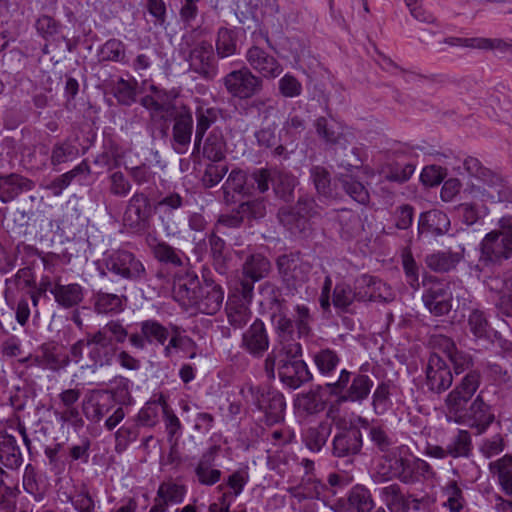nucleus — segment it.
I'll return each mask as SVG.
<instances>
[{"label": "nucleus", "mask_w": 512, "mask_h": 512, "mask_svg": "<svg viewBox=\"0 0 512 512\" xmlns=\"http://www.w3.org/2000/svg\"><path fill=\"white\" fill-rule=\"evenodd\" d=\"M378 472L385 479H397L403 484H415L434 475L428 462L415 456L407 445L392 448L383 457Z\"/></svg>", "instance_id": "nucleus-1"}, {"label": "nucleus", "mask_w": 512, "mask_h": 512, "mask_svg": "<svg viewBox=\"0 0 512 512\" xmlns=\"http://www.w3.org/2000/svg\"><path fill=\"white\" fill-rule=\"evenodd\" d=\"M181 298L189 306L207 315L216 314L222 307L224 300L223 288L211 280H205L202 284L190 281L179 289Z\"/></svg>", "instance_id": "nucleus-2"}, {"label": "nucleus", "mask_w": 512, "mask_h": 512, "mask_svg": "<svg viewBox=\"0 0 512 512\" xmlns=\"http://www.w3.org/2000/svg\"><path fill=\"white\" fill-rule=\"evenodd\" d=\"M499 229L486 234L480 244V261L500 264L512 257V216L499 220Z\"/></svg>", "instance_id": "nucleus-3"}, {"label": "nucleus", "mask_w": 512, "mask_h": 512, "mask_svg": "<svg viewBox=\"0 0 512 512\" xmlns=\"http://www.w3.org/2000/svg\"><path fill=\"white\" fill-rule=\"evenodd\" d=\"M183 45L188 52L187 61L191 70L205 78L216 75V61L211 43L202 32L191 31L183 37Z\"/></svg>", "instance_id": "nucleus-4"}, {"label": "nucleus", "mask_w": 512, "mask_h": 512, "mask_svg": "<svg viewBox=\"0 0 512 512\" xmlns=\"http://www.w3.org/2000/svg\"><path fill=\"white\" fill-rule=\"evenodd\" d=\"M373 380L364 374H351L343 369L339 378L334 383H329L332 394H340V402H358L361 403L367 399L373 387Z\"/></svg>", "instance_id": "nucleus-5"}, {"label": "nucleus", "mask_w": 512, "mask_h": 512, "mask_svg": "<svg viewBox=\"0 0 512 512\" xmlns=\"http://www.w3.org/2000/svg\"><path fill=\"white\" fill-rule=\"evenodd\" d=\"M276 265L283 284L291 291L303 287L310 278L312 265L298 252L279 256Z\"/></svg>", "instance_id": "nucleus-6"}, {"label": "nucleus", "mask_w": 512, "mask_h": 512, "mask_svg": "<svg viewBox=\"0 0 512 512\" xmlns=\"http://www.w3.org/2000/svg\"><path fill=\"white\" fill-rule=\"evenodd\" d=\"M481 383L478 371L468 372L445 399L446 417L448 421L462 422L461 409L467 406Z\"/></svg>", "instance_id": "nucleus-7"}, {"label": "nucleus", "mask_w": 512, "mask_h": 512, "mask_svg": "<svg viewBox=\"0 0 512 512\" xmlns=\"http://www.w3.org/2000/svg\"><path fill=\"white\" fill-rule=\"evenodd\" d=\"M103 261L108 272L123 279L139 280L146 274L143 263L127 250L112 251Z\"/></svg>", "instance_id": "nucleus-8"}, {"label": "nucleus", "mask_w": 512, "mask_h": 512, "mask_svg": "<svg viewBox=\"0 0 512 512\" xmlns=\"http://www.w3.org/2000/svg\"><path fill=\"white\" fill-rule=\"evenodd\" d=\"M222 82L228 94L239 99H249L262 88V80L248 67L229 72Z\"/></svg>", "instance_id": "nucleus-9"}, {"label": "nucleus", "mask_w": 512, "mask_h": 512, "mask_svg": "<svg viewBox=\"0 0 512 512\" xmlns=\"http://www.w3.org/2000/svg\"><path fill=\"white\" fill-rule=\"evenodd\" d=\"M245 60L249 69L255 71L260 79L274 80L278 78L284 70L283 65L273 55L266 52L258 45H252L245 53Z\"/></svg>", "instance_id": "nucleus-10"}, {"label": "nucleus", "mask_w": 512, "mask_h": 512, "mask_svg": "<svg viewBox=\"0 0 512 512\" xmlns=\"http://www.w3.org/2000/svg\"><path fill=\"white\" fill-rule=\"evenodd\" d=\"M455 284L443 281L431 282L425 289L422 300L429 312L435 316L448 314L452 309L453 292Z\"/></svg>", "instance_id": "nucleus-11"}, {"label": "nucleus", "mask_w": 512, "mask_h": 512, "mask_svg": "<svg viewBox=\"0 0 512 512\" xmlns=\"http://www.w3.org/2000/svg\"><path fill=\"white\" fill-rule=\"evenodd\" d=\"M461 420L463 421L455 423L468 425L476 430L477 435L485 433L494 422L495 415L491 406L484 401L482 392L476 396L468 409L466 407L461 409Z\"/></svg>", "instance_id": "nucleus-12"}, {"label": "nucleus", "mask_w": 512, "mask_h": 512, "mask_svg": "<svg viewBox=\"0 0 512 512\" xmlns=\"http://www.w3.org/2000/svg\"><path fill=\"white\" fill-rule=\"evenodd\" d=\"M314 206L313 199H299L295 208L283 207L279 210V220L293 234L304 232L308 229L309 218L316 214Z\"/></svg>", "instance_id": "nucleus-13"}, {"label": "nucleus", "mask_w": 512, "mask_h": 512, "mask_svg": "<svg viewBox=\"0 0 512 512\" xmlns=\"http://www.w3.org/2000/svg\"><path fill=\"white\" fill-rule=\"evenodd\" d=\"M151 216L152 208L148 196L140 192L134 193L123 215L125 225L135 232H143L147 229Z\"/></svg>", "instance_id": "nucleus-14"}, {"label": "nucleus", "mask_w": 512, "mask_h": 512, "mask_svg": "<svg viewBox=\"0 0 512 512\" xmlns=\"http://www.w3.org/2000/svg\"><path fill=\"white\" fill-rule=\"evenodd\" d=\"M318 136L328 144L339 145L346 148L352 144L356 136L352 128L333 119L320 117L315 121Z\"/></svg>", "instance_id": "nucleus-15"}, {"label": "nucleus", "mask_w": 512, "mask_h": 512, "mask_svg": "<svg viewBox=\"0 0 512 512\" xmlns=\"http://www.w3.org/2000/svg\"><path fill=\"white\" fill-rule=\"evenodd\" d=\"M256 405L264 413L267 424H275L284 419L286 402L277 390L263 388L257 391Z\"/></svg>", "instance_id": "nucleus-16"}, {"label": "nucleus", "mask_w": 512, "mask_h": 512, "mask_svg": "<svg viewBox=\"0 0 512 512\" xmlns=\"http://www.w3.org/2000/svg\"><path fill=\"white\" fill-rule=\"evenodd\" d=\"M452 381V373L446 362L438 354H431L426 367V383L429 389L440 393L448 389Z\"/></svg>", "instance_id": "nucleus-17"}, {"label": "nucleus", "mask_w": 512, "mask_h": 512, "mask_svg": "<svg viewBox=\"0 0 512 512\" xmlns=\"http://www.w3.org/2000/svg\"><path fill=\"white\" fill-rule=\"evenodd\" d=\"M241 347L253 357H262L269 348V338L264 323L256 319L243 333Z\"/></svg>", "instance_id": "nucleus-18"}, {"label": "nucleus", "mask_w": 512, "mask_h": 512, "mask_svg": "<svg viewBox=\"0 0 512 512\" xmlns=\"http://www.w3.org/2000/svg\"><path fill=\"white\" fill-rule=\"evenodd\" d=\"M393 298L392 289L383 281L368 275L358 279V301H390Z\"/></svg>", "instance_id": "nucleus-19"}, {"label": "nucleus", "mask_w": 512, "mask_h": 512, "mask_svg": "<svg viewBox=\"0 0 512 512\" xmlns=\"http://www.w3.org/2000/svg\"><path fill=\"white\" fill-rule=\"evenodd\" d=\"M483 185H477V191L482 193L483 200L491 202L512 201L511 191L505 186L503 179L486 169L479 179Z\"/></svg>", "instance_id": "nucleus-20"}, {"label": "nucleus", "mask_w": 512, "mask_h": 512, "mask_svg": "<svg viewBox=\"0 0 512 512\" xmlns=\"http://www.w3.org/2000/svg\"><path fill=\"white\" fill-rule=\"evenodd\" d=\"M35 183L18 173L0 175V200L3 203H9L17 198L21 193L31 191Z\"/></svg>", "instance_id": "nucleus-21"}, {"label": "nucleus", "mask_w": 512, "mask_h": 512, "mask_svg": "<svg viewBox=\"0 0 512 512\" xmlns=\"http://www.w3.org/2000/svg\"><path fill=\"white\" fill-rule=\"evenodd\" d=\"M47 457L45 478L52 479L54 483L55 493L59 495L62 485V471L64 470V448L61 443H54L45 448Z\"/></svg>", "instance_id": "nucleus-22"}, {"label": "nucleus", "mask_w": 512, "mask_h": 512, "mask_svg": "<svg viewBox=\"0 0 512 512\" xmlns=\"http://www.w3.org/2000/svg\"><path fill=\"white\" fill-rule=\"evenodd\" d=\"M86 350L93 362L94 366L111 365L117 352L116 346L113 342L106 339L99 338L97 333H94L86 343Z\"/></svg>", "instance_id": "nucleus-23"}, {"label": "nucleus", "mask_w": 512, "mask_h": 512, "mask_svg": "<svg viewBox=\"0 0 512 512\" xmlns=\"http://www.w3.org/2000/svg\"><path fill=\"white\" fill-rule=\"evenodd\" d=\"M41 355L29 356L22 362L39 364L52 371H59L64 365V345L48 342L41 346Z\"/></svg>", "instance_id": "nucleus-24"}, {"label": "nucleus", "mask_w": 512, "mask_h": 512, "mask_svg": "<svg viewBox=\"0 0 512 512\" xmlns=\"http://www.w3.org/2000/svg\"><path fill=\"white\" fill-rule=\"evenodd\" d=\"M280 362L279 377L290 388L296 389L310 379V372L303 360H281Z\"/></svg>", "instance_id": "nucleus-25"}, {"label": "nucleus", "mask_w": 512, "mask_h": 512, "mask_svg": "<svg viewBox=\"0 0 512 512\" xmlns=\"http://www.w3.org/2000/svg\"><path fill=\"white\" fill-rule=\"evenodd\" d=\"M333 455L346 457L357 454L362 447V434L360 430L351 428L342 431L333 438Z\"/></svg>", "instance_id": "nucleus-26"}, {"label": "nucleus", "mask_w": 512, "mask_h": 512, "mask_svg": "<svg viewBox=\"0 0 512 512\" xmlns=\"http://www.w3.org/2000/svg\"><path fill=\"white\" fill-rule=\"evenodd\" d=\"M216 449L206 451L195 466V475L201 485L212 486L219 482L222 472L214 468Z\"/></svg>", "instance_id": "nucleus-27"}, {"label": "nucleus", "mask_w": 512, "mask_h": 512, "mask_svg": "<svg viewBox=\"0 0 512 512\" xmlns=\"http://www.w3.org/2000/svg\"><path fill=\"white\" fill-rule=\"evenodd\" d=\"M193 119L190 113L179 114L173 126V147L179 154H184L191 142Z\"/></svg>", "instance_id": "nucleus-28"}, {"label": "nucleus", "mask_w": 512, "mask_h": 512, "mask_svg": "<svg viewBox=\"0 0 512 512\" xmlns=\"http://www.w3.org/2000/svg\"><path fill=\"white\" fill-rule=\"evenodd\" d=\"M332 432V424L328 421L320 422L303 430L302 442L311 452L317 453L326 445Z\"/></svg>", "instance_id": "nucleus-29"}, {"label": "nucleus", "mask_w": 512, "mask_h": 512, "mask_svg": "<svg viewBox=\"0 0 512 512\" xmlns=\"http://www.w3.org/2000/svg\"><path fill=\"white\" fill-rule=\"evenodd\" d=\"M149 94L141 99V104L151 112L152 117L163 118L171 110V101L169 94L151 84Z\"/></svg>", "instance_id": "nucleus-30"}, {"label": "nucleus", "mask_w": 512, "mask_h": 512, "mask_svg": "<svg viewBox=\"0 0 512 512\" xmlns=\"http://www.w3.org/2000/svg\"><path fill=\"white\" fill-rule=\"evenodd\" d=\"M225 310L229 324L236 329L243 328L252 316L249 304L238 295L228 297Z\"/></svg>", "instance_id": "nucleus-31"}, {"label": "nucleus", "mask_w": 512, "mask_h": 512, "mask_svg": "<svg viewBox=\"0 0 512 512\" xmlns=\"http://www.w3.org/2000/svg\"><path fill=\"white\" fill-rule=\"evenodd\" d=\"M0 462L9 469H17L23 462L15 437L6 431H0Z\"/></svg>", "instance_id": "nucleus-32"}, {"label": "nucleus", "mask_w": 512, "mask_h": 512, "mask_svg": "<svg viewBox=\"0 0 512 512\" xmlns=\"http://www.w3.org/2000/svg\"><path fill=\"white\" fill-rule=\"evenodd\" d=\"M146 243L152 250L154 257L160 262L169 263L174 266L183 265V253L166 242L159 240L155 235L148 234Z\"/></svg>", "instance_id": "nucleus-33"}, {"label": "nucleus", "mask_w": 512, "mask_h": 512, "mask_svg": "<svg viewBox=\"0 0 512 512\" xmlns=\"http://www.w3.org/2000/svg\"><path fill=\"white\" fill-rule=\"evenodd\" d=\"M464 248L460 251H437L426 256L425 263L428 268L435 272H448L454 269L462 260Z\"/></svg>", "instance_id": "nucleus-34"}, {"label": "nucleus", "mask_w": 512, "mask_h": 512, "mask_svg": "<svg viewBox=\"0 0 512 512\" xmlns=\"http://www.w3.org/2000/svg\"><path fill=\"white\" fill-rule=\"evenodd\" d=\"M114 403L113 396L108 393L96 392L90 395L83 405L86 416L93 420H101L112 408Z\"/></svg>", "instance_id": "nucleus-35"}, {"label": "nucleus", "mask_w": 512, "mask_h": 512, "mask_svg": "<svg viewBox=\"0 0 512 512\" xmlns=\"http://www.w3.org/2000/svg\"><path fill=\"white\" fill-rule=\"evenodd\" d=\"M294 406L298 412L305 415H315L325 409L326 402L320 388L297 395Z\"/></svg>", "instance_id": "nucleus-36"}, {"label": "nucleus", "mask_w": 512, "mask_h": 512, "mask_svg": "<svg viewBox=\"0 0 512 512\" xmlns=\"http://www.w3.org/2000/svg\"><path fill=\"white\" fill-rule=\"evenodd\" d=\"M450 220L448 216L439 210H431L421 214L419 218V231L442 235L449 230Z\"/></svg>", "instance_id": "nucleus-37"}, {"label": "nucleus", "mask_w": 512, "mask_h": 512, "mask_svg": "<svg viewBox=\"0 0 512 512\" xmlns=\"http://www.w3.org/2000/svg\"><path fill=\"white\" fill-rule=\"evenodd\" d=\"M186 493L187 488L185 485L174 480H167L159 485L154 499L168 508L169 505L182 503Z\"/></svg>", "instance_id": "nucleus-38"}, {"label": "nucleus", "mask_w": 512, "mask_h": 512, "mask_svg": "<svg viewBox=\"0 0 512 512\" xmlns=\"http://www.w3.org/2000/svg\"><path fill=\"white\" fill-rule=\"evenodd\" d=\"M491 473L498 477L499 485L504 493L508 496L512 495V456L509 454L491 462L489 464Z\"/></svg>", "instance_id": "nucleus-39"}, {"label": "nucleus", "mask_w": 512, "mask_h": 512, "mask_svg": "<svg viewBox=\"0 0 512 512\" xmlns=\"http://www.w3.org/2000/svg\"><path fill=\"white\" fill-rule=\"evenodd\" d=\"M226 153V141L223 131L214 128L206 138L203 146V155L207 159L218 162L224 159Z\"/></svg>", "instance_id": "nucleus-40"}, {"label": "nucleus", "mask_w": 512, "mask_h": 512, "mask_svg": "<svg viewBox=\"0 0 512 512\" xmlns=\"http://www.w3.org/2000/svg\"><path fill=\"white\" fill-rule=\"evenodd\" d=\"M381 496L390 512H408L409 497L405 496L398 484H390L381 490Z\"/></svg>", "instance_id": "nucleus-41"}, {"label": "nucleus", "mask_w": 512, "mask_h": 512, "mask_svg": "<svg viewBox=\"0 0 512 512\" xmlns=\"http://www.w3.org/2000/svg\"><path fill=\"white\" fill-rule=\"evenodd\" d=\"M238 33L235 29L222 27L217 32L215 47L218 57L227 58L238 53Z\"/></svg>", "instance_id": "nucleus-42"}, {"label": "nucleus", "mask_w": 512, "mask_h": 512, "mask_svg": "<svg viewBox=\"0 0 512 512\" xmlns=\"http://www.w3.org/2000/svg\"><path fill=\"white\" fill-rule=\"evenodd\" d=\"M328 491L329 489L324 483L312 476H308L303 479L300 486L295 487L292 490V495L299 501L306 499H322L326 497V492Z\"/></svg>", "instance_id": "nucleus-43"}, {"label": "nucleus", "mask_w": 512, "mask_h": 512, "mask_svg": "<svg viewBox=\"0 0 512 512\" xmlns=\"http://www.w3.org/2000/svg\"><path fill=\"white\" fill-rule=\"evenodd\" d=\"M355 301H358V280L354 288L344 282L336 284L332 296V304L336 309L347 311Z\"/></svg>", "instance_id": "nucleus-44"}, {"label": "nucleus", "mask_w": 512, "mask_h": 512, "mask_svg": "<svg viewBox=\"0 0 512 512\" xmlns=\"http://www.w3.org/2000/svg\"><path fill=\"white\" fill-rule=\"evenodd\" d=\"M348 509L352 512H370L374 507L370 491L361 485L354 486L348 494Z\"/></svg>", "instance_id": "nucleus-45"}, {"label": "nucleus", "mask_w": 512, "mask_h": 512, "mask_svg": "<svg viewBox=\"0 0 512 512\" xmlns=\"http://www.w3.org/2000/svg\"><path fill=\"white\" fill-rule=\"evenodd\" d=\"M194 345L195 342L184 334L181 327L170 324L169 342L167 345H163V354L166 358H171L176 350H186Z\"/></svg>", "instance_id": "nucleus-46"}, {"label": "nucleus", "mask_w": 512, "mask_h": 512, "mask_svg": "<svg viewBox=\"0 0 512 512\" xmlns=\"http://www.w3.org/2000/svg\"><path fill=\"white\" fill-rule=\"evenodd\" d=\"M23 486L28 493L34 495L42 496L46 493H55L52 479H46V483H42V481L37 479L35 468L31 465H28L25 469L23 476Z\"/></svg>", "instance_id": "nucleus-47"}, {"label": "nucleus", "mask_w": 512, "mask_h": 512, "mask_svg": "<svg viewBox=\"0 0 512 512\" xmlns=\"http://www.w3.org/2000/svg\"><path fill=\"white\" fill-rule=\"evenodd\" d=\"M169 327H165L155 319H148L140 323V331L149 344L165 345L169 338Z\"/></svg>", "instance_id": "nucleus-48"}, {"label": "nucleus", "mask_w": 512, "mask_h": 512, "mask_svg": "<svg viewBox=\"0 0 512 512\" xmlns=\"http://www.w3.org/2000/svg\"><path fill=\"white\" fill-rule=\"evenodd\" d=\"M246 180L247 177L244 171L241 169H233L228 175L224 185L222 186L225 200L230 201V199L234 198L235 194H248V189L246 188Z\"/></svg>", "instance_id": "nucleus-49"}, {"label": "nucleus", "mask_w": 512, "mask_h": 512, "mask_svg": "<svg viewBox=\"0 0 512 512\" xmlns=\"http://www.w3.org/2000/svg\"><path fill=\"white\" fill-rule=\"evenodd\" d=\"M270 269V261L261 254L251 255L243 266L245 276L252 281H258L266 277Z\"/></svg>", "instance_id": "nucleus-50"}, {"label": "nucleus", "mask_w": 512, "mask_h": 512, "mask_svg": "<svg viewBox=\"0 0 512 512\" xmlns=\"http://www.w3.org/2000/svg\"><path fill=\"white\" fill-rule=\"evenodd\" d=\"M449 456L452 458L469 457L472 451V439L467 430H458L447 444Z\"/></svg>", "instance_id": "nucleus-51"}, {"label": "nucleus", "mask_w": 512, "mask_h": 512, "mask_svg": "<svg viewBox=\"0 0 512 512\" xmlns=\"http://www.w3.org/2000/svg\"><path fill=\"white\" fill-rule=\"evenodd\" d=\"M338 181L345 192L356 202L366 204L369 201V193L365 186L356 180L354 176L349 174H342L339 176Z\"/></svg>", "instance_id": "nucleus-52"}, {"label": "nucleus", "mask_w": 512, "mask_h": 512, "mask_svg": "<svg viewBox=\"0 0 512 512\" xmlns=\"http://www.w3.org/2000/svg\"><path fill=\"white\" fill-rule=\"evenodd\" d=\"M219 117V111L215 108H204L199 107L196 110V132H195V146H199L205 132L210 128V126L215 123V121Z\"/></svg>", "instance_id": "nucleus-53"}, {"label": "nucleus", "mask_w": 512, "mask_h": 512, "mask_svg": "<svg viewBox=\"0 0 512 512\" xmlns=\"http://www.w3.org/2000/svg\"><path fill=\"white\" fill-rule=\"evenodd\" d=\"M445 43L450 46H463L477 49H494L499 48L502 44L500 39H489L483 37L460 38L449 37L445 39Z\"/></svg>", "instance_id": "nucleus-54"}, {"label": "nucleus", "mask_w": 512, "mask_h": 512, "mask_svg": "<svg viewBox=\"0 0 512 512\" xmlns=\"http://www.w3.org/2000/svg\"><path fill=\"white\" fill-rule=\"evenodd\" d=\"M467 326L475 338L486 339L489 337L490 326L483 311L472 310L468 316Z\"/></svg>", "instance_id": "nucleus-55"}, {"label": "nucleus", "mask_w": 512, "mask_h": 512, "mask_svg": "<svg viewBox=\"0 0 512 512\" xmlns=\"http://www.w3.org/2000/svg\"><path fill=\"white\" fill-rule=\"evenodd\" d=\"M443 494L446 501L443 506L450 512H459L465 505V498L461 488L457 485L456 481H450L443 488Z\"/></svg>", "instance_id": "nucleus-56"}, {"label": "nucleus", "mask_w": 512, "mask_h": 512, "mask_svg": "<svg viewBox=\"0 0 512 512\" xmlns=\"http://www.w3.org/2000/svg\"><path fill=\"white\" fill-rule=\"evenodd\" d=\"M297 184L296 178L288 173L274 171L272 186L277 196L287 199L294 191Z\"/></svg>", "instance_id": "nucleus-57"}, {"label": "nucleus", "mask_w": 512, "mask_h": 512, "mask_svg": "<svg viewBox=\"0 0 512 512\" xmlns=\"http://www.w3.org/2000/svg\"><path fill=\"white\" fill-rule=\"evenodd\" d=\"M339 362L337 353L331 349H323L314 355V363L322 375H330Z\"/></svg>", "instance_id": "nucleus-58"}, {"label": "nucleus", "mask_w": 512, "mask_h": 512, "mask_svg": "<svg viewBox=\"0 0 512 512\" xmlns=\"http://www.w3.org/2000/svg\"><path fill=\"white\" fill-rule=\"evenodd\" d=\"M95 309L98 313L120 312L123 309L122 299L116 294L99 292L96 295Z\"/></svg>", "instance_id": "nucleus-59"}, {"label": "nucleus", "mask_w": 512, "mask_h": 512, "mask_svg": "<svg viewBox=\"0 0 512 512\" xmlns=\"http://www.w3.org/2000/svg\"><path fill=\"white\" fill-rule=\"evenodd\" d=\"M136 85V80L119 79L114 86V95L117 100L124 105L133 103L136 96Z\"/></svg>", "instance_id": "nucleus-60"}, {"label": "nucleus", "mask_w": 512, "mask_h": 512, "mask_svg": "<svg viewBox=\"0 0 512 512\" xmlns=\"http://www.w3.org/2000/svg\"><path fill=\"white\" fill-rule=\"evenodd\" d=\"M278 89L282 96L295 98L301 95L303 87L301 82L294 75L286 73L279 79Z\"/></svg>", "instance_id": "nucleus-61"}, {"label": "nucleus", "mask_w": 512, "mask_h": 512, "mask_svg": "<svg viewBox=\"0 0 512 512\" xmlns=\"http://www.w3.org/2000/svg\"><path fill=\"white\" fill-rule=\"evenodd\" d=\"M99 338L122 343L126 340L128 332L119 321H110L96 332Z\"/></svg>", "instance_id": "nucleus-62"}, {"label": "nucleus", "mask_w": 512, "mask_h": 512, "mask_svg": "<svg viewBox=\"0 0 512 512\" xmlns=\"http://www.w3.org/2000/svg\"><path fill=\"white\" fill-rule=\"evenodd\" d=\"M101 56L103 60L123 62L125 45L118 39H110L102 46Z\"/></svg>", "instance_id": "nucleus-63"}, {"label": "nucleus", "mask_w": 512, "mask_h": 512, "mask_svg": "<svg viewBox=\"0 0 512 512\" xmlns=\"http://www.w3.org/2000/svg\"><path fill=\"white\" fill-rule=\"evenodd\" d=\"M369 438L371 442L382 452L387 454L391 452L393 445L392 438L387 431L379 425H373L369 428Z\"/></svg>", "instance_id": "nucleus-64"}]
</instances>
